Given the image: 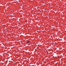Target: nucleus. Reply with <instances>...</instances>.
I'll return each mask as SVG.
<instances>
[{"label":"nucleus","instance_id":"obj_1","mask_svg":"<svg viewBox=\"0 0 66 66\" xmlns=\"http://www.w3.org/2000/svg\"><path fill=\"white\" fill-rule=\"evenodd\" d=\"M27 43H30V41H28L27 42Z\"/></svg>","mask_w":66,"mask_h":66},{"label":"nucleus","instance_id":"obj_2","mask_svg":"<svg viewBox=\"0 0 66 66\" xmlns=\"http://www.w3.org/2000/svg\"><path fill=\"white\" fill-rule=\"evenodd\" d=\"M13 16V17H14V16Z\"/></svg>","mask_w":66,"mask_h":66}]
</instances>
